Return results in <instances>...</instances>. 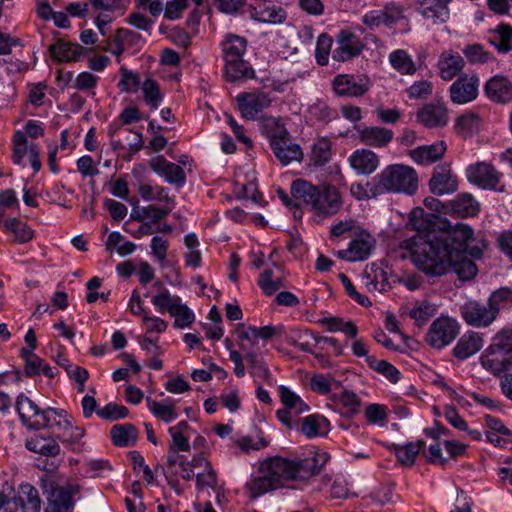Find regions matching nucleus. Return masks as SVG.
<instances>
[{
  "instance_id": "nucleus-26",
  "label": "nucleus",
  "mask_w": 512,
  "mask_h": 512,
  "mask_svg": "<svg viewBox=\"0 0 512 512\" xmlns=\"http://www.w3.org/2000/svg\"><path fill=\"white\" fill-rule=\"evenodd\" d=\"M464 66V58L453 50H444L437 62L439 75L445 81L456 77L463 70Z\"/></svg>"
},
{
  "instance_id": "nucleus-33",
  "label": "nucleus",
  "mask_w": 512,
  "mask_h": 512,
  "mask_svg": "<svg viewBox=\"0 0 512 512\" xmlns=\"http://www.w3.org/2000/svg\"><path fill=\"white\" fill-rule=\"evenodd\" d=\"M452 213L459 217L475 216L480 209L477 200L468 193H462L450 202Z\"/></svg>"
},
{
  "instance_id": "nucleus-55",
  "label": "nucleus",
  "mask_w": 512,
  "mask_h": 512,
  "mask_svg": "<svg viewBox=\"0 0 512 512\" xmlns=\"http://www.w3.org/2000/svg\"><path fill=\"white\" fill-rule=\"evenodd\" d=\"M30 143L24 132L17 131L13 136V155L12 159L15 164H23V159L29 152Z\"/></svg>"
},
{
  "instance_id": "nucleus-58",
  "label": "nucleus",
  "mask_w": 512,
  "mask_h": 512,
  "mask_svg": "<svg viewBox=\"0 0 512 512\" xmlns=\"http://www.w3.org/2000/svg\"><path fill=\"white\" fill-rule=\"evenodd\" d=\"M175 319V326L185 328L190 326L195 321L193 311L186 305L178 302L176 308L170 314Z\"/></svg>"
},
{
  "instance_id": "nucleus-62",
  "label": "nucleus",
  "mask_w": 512,
  "mask_h": 512,
  "mask_svg": "<svg viewBox=\"0 0 512 512\" xmlns=\"http://www.w3.org/2000/svg\"><path fill=\"white\" fill-rule=\"evenodd\" d=\"M339 278L345 288L346 293L355 300L358 304L364 307L371 306V302L365 295L360 294L357 292L356 288L354 287L351 280L348 278V276L344 273L339 274Z\"/></svg>"
},
{
  "instance_id": "nucleus-59",
  "label": "nucleus",
  "mask_w": 512,
  "mask_h": 512,
  "mask_svg": "<svg viewBox=\"0 0 512 512\" xmlns=\"http://www.w3.org/2000/svg\"><path fill=\"white\" fill-rule=\"evenodd\" d=\"M96 413L102 419L115 421L127 417L129 410L123 405L111 402L103 408L98 409Z\"/></svg>"
},
{
  "instance_id": "nucleus-6",
  "label": "nucleus",
  "mask_w": 512,
  "mask_h": 512,
  "mask_svg": "<svg viewBox=\"0 0 512 512\" xmlns=\"http://www.w3.org/2000/svg\"><path fill=\"white\" fill-rule=\"evenodd\" d=\"M287 464L282 457L276 456L265 460L260 466V476L246 483V489L251 499H256L265 493L282 488L285 485L284 472Z\"/></svg>"
},
{
  "instance_id": "nucleus-47",
  "label": "nucleus",
  "mask_w": 512,
  "mask_h": 512,
  "mask_svg": "<svg viewBox=\"0 0 512 512\" xmlns=\"http://www.w3.org/2000/svg\"><path fill=\"white\" fill-rule=\"evenodd\" d=\"M366 363L369 368L383 375L391 383H397L401 378L400 371L386 360H377L376 357H369Z\"/></svg>"
},
{
  "instance_id": "nucleus-4",
  "label": "nucleus",
  "mask_w": 512,
  "mask_h": 512,
  "mask_svg": "<svg viewBox=\"0 0 512 512\" xmlns=\"http://www.w3.org/2000/svg\"><path fill=\"white\" fill-rule=\"evenodd\" d=\"M418 188L416 171L407 165L392 164L385 167L373 178L370 191L372 196L383 193H404L413 195Z\"/></svg>"
},
{
  "instance_id": "nucleus-25",
  "label": "nucleus",
  "mask_w": 512,
  "mask_h": 512,
  "mask_svg": "<svg viewBox=\"0 0 512 512\" xmlns=\"http://www.w3.org/2000/svg\"><path fill=\"white\" fill-rule=\"evenodd\" d=\"M417 121L427 128L444 127L448 123V111L442 103H428L418 113Z\"/></svg>"
},
{
  "instance_id": "nucleus-39",
  "label": "nucleus",
  "mask_w": 512,
  "mask_h": 512,
  "mask_svg": "<svg viewBox=\"0 0 512 512\" xmlns=\"http://www.w3.org/2000/svg\"><path fill=\"white\" fill-rule=\"evenodd\" d=\"M1 225L5 232L14 235L15 241L18 243H26L33 238L32 229L17 218H8Z\"/></svg>"
},
{
  "instance_id": "nucleus-9",
  "label": "nucleus",
  "mask_w": 512,
  "mask_h": 512,
  "mask_svg": "<svg viewBox=\"0 0 512 512\" xmlns=\"http://www.w3.org/2000/svg\"><path fill=\"white\" fill-rule=\"evenodd\" d=\"M329 456L325 452L309 451L304 458L282 460L287 464L284 477L289 480H306L319 473L322 467L327 463Z\"/></svg>"
},
{
  "instance_id": "nucleus-30",
  "label": "nucleus",
  "mask_w": 512,
  "mask_h": 512,
  "mask_svg": "<svg viewBox=\"0 0 512 512\" xmlns=\"http://www.w3.org/2000/svg\"><path fill=\"white\" fill-rule=\"evenodd\" d=\"M446 149L444 141H437L431 145H423L411 150L409 156L419 164H430L441 159Z\"/></svg>"
},
{
  "instance_id": "nucleus-53",
  "label": "nucleus",
  "mask_w": 512,
  "mask_h": 512,
  "mask_svg": "<svg viewBox=\"0 0 512 512\" xmlns=\"http://www.w3.org/2000/svg\"><path fill=\"white\" fill-rule=\"evenodd\" d=\"M331 157V143L326 138L319 139L313 146L311 161L315 166H324Z\"/></svg>"
},
{
  "instance_id": "nucleus-48",
  "label": "nucleus",
  "mask_w": 512,
  "mask_h": 512,
  "mask_svg": "<svg viewBox=\"0 0 512 512\" xmlns=\"http://www.w3.org/2000/svg\"><path fill=\"white\" fill-rule=\"evenodd\" d=\"M363 282L366 289L370 292H383L388 287L386 273L381 268L371 269L370 272L366 271Z\"/></svg>"
},
{
  "instance_id": "nucleus-19",
  "label": "nucleus",
  "mask_w": 512,
  "mask_h": 512,
  "mask_svg": "<svg viewBox=\"0 0 512 512\" xmlns=\"http://www.w3.org/2000/svg\"><path fill=\"white\" fill-rule=\"evenodd\" d=\"M337 47L332 52V59L345 62L358 56L363 50L360 38L349 30H341L337 35Z\"/></svg>"
},
{
  "instance_id": "nucleus-16",
  "label": "nucleus",
  "mask_w": 512,
  "mask_h": 512,
  "mask_svg": "<svg viewBox=\"0 0 512 512\" xmlns=\"http://www.w3.org/2000/svg\"><path fill=\"white\" fill-rule=\"evenodd\" d=\"M333 90L338 96L360 97L370 88V80L365 75L341 74L334 78Z\"/></svg>"
},
{
  "instance_id": "nucleus-44",
  "label": "nucleus",
  "mask_w": 512,
  "mask_h": 512,
  "mask_svg": "<svg viewBox=\"0 0 512 512\" xmlns=\"http://www.w3.org/2000/svg\"><path fill=\"white\" fill-rule=\"evenodd\" d=\"M328 421L325 417L319 415H309L303 419L301 431L308 438H313L326 432Z\"/></svg>"
},
{
  "instance_id": "nucleus-15",
  "label": "nucleus",
  "mask_w": 512,
  "mask_h": 512,
  "mask_svg": "<svg viewBox=\"0 0 512 512\" xmlns=\"http://www.w3.org/2000/svg\"><path fill=\"white\" fill-rule=\"evenodd\" d=\"M404 10L401 5L391 3L381 10H372L365 13L362 22L369 29L374 30L380 26L392 28L398 21L404 18Z\"/></svg>"
},
{
  "instance_id": "nucleus-34",
  "label": "nucleus",
  "mask_w": 512,
  "mask_h": 512,
  "mask_svg": "<svg viewBox=\"0 0 512 512\" xmlns=\"http://www.w3.org/2000/svg\"><path fill=\"white\" fill-rule=\"evenodd\" d=\"M490 34L488 41L498 52L507 53L512 50V27L509 24L498 25Z\"/></svg>"
},
{
  "instance_id": "nucleus-14",
  "label": "nucleus",
  "mask_w": 512,
  "mask_h": 512,
  "mask_svg": "<svg viewBox=\"0 0 512 512\" xmlns=\"http://www.w3.org/2000/svg\"><path fill=\"white\" fill-rule=\"evenodd\" d=\"M249 17L259 23L279 25L287 19L286 10L270 0H256L248 7Z\"/></svg>"
},
{
  "instance_id": "nucleus-18",
  "label": "nucleus",
  "mask_w": 512,
  "mask_h": 512,
  "mask_svg": "<svg viewBox=\"0 0 512 512\" xmlns=\"http://www.w3.org/2000/svg\"><path fill=\"white\" fill-rule=\"evenodd\" d=\"M461 314L464 321L471 326L477 328H485L490 326L497 314L492 307L485 306L477 301H468L461 307Z\"/></svg>"
},
{
  "instance_id": "nucleus-60",
  "label": "nucleus",
  "mask_w": 512,
  "mask_h": 512,
  "mask_svg": "<svg viewBox=\"0 0 512 512\" xmlns=\"http://www.w3.org/2000/svg\"><path fill=\"white\" fill-rule=\"evenodd\" d=\"M121 79L118 87L122 92H136L140 85V77L137 73L128 70L126 67L120 68Z\"/></svg>"
},
{
  "instance_id": "nucleus-10",
  "label": "nucleus",
  "mask_w": 512,
  "mask_h": 512,
  "mask_svg": "<svg viewBox=\"0 0 512 512\" xmlns=\"http://www.w3.org/2000/svg\"><path fill=\"white\" fill-rule=\"evenodd\" d=\"M460 230H469L462 241L455 242L450 257V271H453L461 280H471L477 274V266L473 260L467 257L470 242L473 241V229L466 225L460 224Z\"/></svg>"
},
{
  "instance_id": "nucleus-13",
  "label": "nucleus",
  "mask_w": 512,
  "mask_h": 512,
  "mask_svg": "<svg viewBox=\"0 0 512 512\" xmlns=\"http://www.w3.org/2000/svg\"><path fill=\"white\" fill-rule=\"evenodd\" d=\"M459 334V324L456 320L440 316L430 325L425 336L426 343L435 349H442L452 343Z\"/></svg>"
},
{
  "instance_id": "nucleus-20",
  "label": "nucleus",
  "mask_w": 512,
  "mask_h": 512,
  "mask_svg": "<svg viewBox=\"0 0 512 512\" xmlns=\"http://www.w3.org/2000/svg\"><path fill=\"white\" fill-rule=\"evenodd\" d=\"M374 243V238L368 232L361 231L351 240L348 248L338 251L337 255L350 262L363 261L370 256Z\"/></svg>"
},
{
  "instance_id": "nucleus-17",
  "label": "nucleus",
  "mask_w": 512,
  "mask_h": 512,
  "mask_svg": "<svg viewBox=\"0 0 512 512\" xmlns=\"http://www.w3.org/2000/svg\"><path fill=\"white\" fill-rule=\"evenodd\" d=\"M479 84L477 74H462L450 86L451 101L456 104H465L475 100L478 96Z\"/></svg>"
},
{
  "instance_id": "nucleus-50",
  "label": "nucleus",
  "mask_w": 512,
  "mask_h": 512,
  "mask_svg": "<svg viewBox=\"0 0 512 512\" xmlns=\"http://www.w3.org/2000/svg\"><path fill=\"white\" fill-rule=\"evenodd\" d=\"M488 305L493 308L498 315L501 309L512 306V289L509 287H500L493 291L488 298Z\"/></svg>"
},
{
  "instance_id": "nucleus-42",
  "label": "nucleus",
  "mask_w": 512,
  "mask_h": 512,
  "mask_svg": "<svg viewBox=\"0 0 512 512\" xmlns=\"http://www.w3.org/2000/svg\"><path fill=\"white\" fill-rule=\"evenodd\" d=\"M141 91L143 99L150 109L155 110L160 106L163 100V94L156 80L152 78L145 79L141 85Z\"/></svg>"
},
{
  "instance_id": "nucleus-41",
  "label": "nucleus",
  "mask_w": 512,
  "mask_h": 512,
  "mask_svg": "<svg viewBox=\"0 0 512 512\" xmlns=\"http://www.w3.org/2000/svg\"><path fill=\"white\" fill-rule=\"evenodd\" d=\"M389 62L402 75H413L416 72L415 63L405 50L399 49L391 52Z\"/></svg>"
},
{
  "instance_id": "nucleus-1",
  "label": "nucleus",
  "mask_w": 512,
  "mask_h": 512,
  "mask_svg": "<svg viewBox=\"0 0 512 512\" xmlns=\"http://www.w3.org/2000/svg\"><path fill=\"white\" fill-rule=\"evenodd\" d=\"M460 224L432 239L419 238L411 247V259L417 269L427 276L440 277L450 271V257L455 242L467 237L469 230H460Z\"/></svg>"
},
{
  "instance_id": "nucleus-40",
  "label": "nucleus",
  "mask_w": 512,
  "mask_h": 512,
  "mask_svg": "<svg viewBox=\"0 0 512 512\" xmlns=\"http://www.w3.org/2000/svg\"><path fill=\"white\" fill-rule=\"evenodd\" d=\"M481 123V117L477 113L469 111L457 118L455 128L458 134L468 137L479 131Z\"/></svg>"
},
{
  "instance_id": "nucleus-21",
  "label": "nucleus",
  "mask_w": 512,
  "mask_h": 512,
  "mask_svg": "<svg viewBox=\"0 0 512 512\" xmlns=\"http://www.w3.org/2000/svg\"><path fill=\"white\" fill-rule=\"evenodd\" d=\"M236 101L241 115L246 120H254L258 113L267 108L271 100L266 93L243 92L237 95Z\"/></svg>"
},
{
  "instance_id": "nucleus-37",
  "label": "nucleus",
  "mask_w": 512,
  "mask_h": 512,
  "mask_svg": "<svg viewBox=\"0 0 512 512\" xmlns=\"http://www.w3.org/2000/svg\"><path fill=\"white\" fill-rule=\"evenodd\" d=\"M146 401L151 413L162 421L169 423L177 418L178 413L171 398H166L163 401H156L147 398Z\"/></svg>"
},
{
  "instance_id": "nucleus-2",
  "label": "nucleus",
  "mask_w": 512,
  "mask_h": 512,
  "mask_svg": "<svg viewBox=\"0 0 512 512\" xmlns=\"http://www.w3.org/2000/svg\"><path fill=\"white\" fill-rule=\"evenodd\" d=\"M290 190L296 200H299L318 217H332L343 206L340 191L331 184L316 186L304 179H297L292 182Z\"/></svg>"
},
{
  "instance_id": "nucleus-38",
  "label": "nucleus",
  "mask_w": 512,
  "mask_h": 512,
  "mask_svg": "<svg viewBox=\"0 0 512 512\" xmlns=\"http://www.w3.org/2000/svg\"><path fill=\"white\" fill-rule=\"evenodd\" d=\"M331 400L342 407V414L345 416L351 417L359 412L361 399L354 392L343 390L339 394H333Z\"/></svg>"
},
{
  "instance_id": "nucleus-7",
  "label": "nucleus",
  "mask_w": 512,
  "mask_h": 512,
  "mask_svg": "<svg viewBox=\"0 0 512 512\" xmlns=\"http://www.w3.org/2000/svg\"><path fill=\"white\" fill-rule=\"evenodd\" d=\"M16 410L23 425L28 429L38 430L60 425L61 411L54 408L42 410L34 401L24 394L16 399Z\"/></svg>"
},
{
  "instance_id": "nucleus-3",
  "label": "nucleus",
  "mask_w": 512,
  "mask_h": 512,
  "mask_svg": "<svg viewBox=\"0 0 512 512\" xmlns=\"http://www.w3.org/2000/svg\"><path fill=\"white\" fill-rule=\"evenodd\" d=\"M247 45V39L243 36L228 33L223 37L220 48L227 81L237 82L255 77L252 66L244 60Z\"/></svg>"
},
{
  "instance_id": "nucleus-32",
  "label": "nucleus",
  "mask_w": 512,
  "mask_h": 512,
  "mask_svg": "<svg viewBox=\"0 0 512 512\" xmlns=\"http://www.w3.org/2000/svg\"><path fill=\"white\" fill-rule=\"evenodd\" d=\"M25 447L31 452L44 456H55L60 452V445L54 438L45 437L41 434L28 438Z\"/></svg>"
},
{
  "instance_id": "nucleus-28",
  "label": "nucleus",
  "mask_w": 512,
  "mask_h": 512,
  "mask_svg": "<svg viewBox=\"0 0 512 512\" xmlns=\"http://www.w3.org/2000/svg\"><path fill=\"white\" fill-rule=\"evenodd\" d=\"M483 346L482 335L470 331L463 334L453 349V355L459 360H465L476 354Z\"/></svg>"
},
{
  "instance_id": "nucleus-29",
  "label": "nucleus",
  "mask_w": 512,
  "mask_h": 512,
  "mask_svg": "<svg viewBox=\"0 0 512 512\" xmlns=\"http://www.w3.org/2000/svg\"><path fill=\"white\" fill-rule=\"evenodd\" d=\"M349 162L358 174L369 175L379 166V157L371 150L359 149L352 153Z\"/></svg>"
},
{
  "instance_id": "nucleus-49",
  "label": "nucleus",
  "mask_w": 512,
  "mask_h": 512,
  "mask_svg": "<svg viewBox=\"0 0 512 512\" xmlns=\"http://www.w3.org/2000/svg\"><path fill=\"white\" fill-rule=\"evenodd\" d=\"M314 335H312L308 330H300V329H291L286 333V342L291 345L299 348V350L307 353H313L312 347L310 345L309 339H314Z\"/></svg>"
},
{
  "instance_id": "nucleus-52",
  "label": "nucleus",
  "mask_w": 512,
  "mask_h": 512,
  "mask_svg": "<svg viewBox=\"0 0 512 512\" xmlns=\"http://www.w3.org/2000/svg\"><path fill=\"white\" fill-rule=\"evenodd\" d=\"M258 285L264 294L271 296L280 288L284 287L282 277L274 278L272 269H265L259 276Z\"/></svg>"
},
{
  "instance_id": "nucleus-31",
  "label": "nucleus",
  "mask_w": 512,
  "mask_h": 512,
  "mask_svg": "<svg viewBox=\"0 0 512 512\" xmlns=\"http://www.w3.org/2000/svg\"><path fill=\"white\" fill-rule=\"evenodd\" d=\"M23 512H40L41 499L37 489L29 483L21 484L18 496L13 499Z\"/></svg>"
},
{
  "instance_id": "nucleus-8",
  "label": "nucleus",
  "mask_w": 512,
  "mask_h": 512,
  "mask_svg": "<svg viewBox=\"0 0 512 512\" xmlns=\"http://www.w3.org/2000/svg\"><path fill=\"white\" fill-rule=\"evenodd\" d=\"M43 495L47 500L44 512H64V480L53 462H46L41 477Z\"/></svg>"
},
{
  "instance_id": "nucleus-61",
  "label": "nucleus",
  "mask_w": 512,
  "mask_h": 512,
  "mask_svg": "<svg viewBox=\"0 0 512 512\" xmlns=\"http://www.w3.org/2000/svg\"><path fill=\"white\" fill-rule=\"evenodd\" d=\"M250 367V374L263 379H269L271 373L262 359H259L253 352H247L244 356Z\"/></svg>"
},
{
  "instance_id": "nucleus-24",
  "label": "nucleus",
  "mask_w": 512,
  "mask_h": 512,
  "mask_svg": "<svg viewBox=\"0 0 512 512\" xmlns=\"http://www.w3.org/2000/svg\"><path fill=\"white\" fill-rule=\"evenodd\" d=\"M484 91L493 102L505 104L512 101V83L503 75L490 78L484 86Z\"/></svg>"
},
{
  "instance_id": "nucleus-63",
  "label": "nucleus",
  "mask_w": 512,
  "mask_h": 512,
  "mask_svg": "<svg viewBox=\"0 0 512 512\" xmlns=\"http://www.w3.org/2000/svg\"><path fill=\"white\" fill-rule=\"evenodd\" d=\"M432 83L428 80H420L414 82L408 89L407 93L411 99L426 98L432 93Z\"/></svg>"
},
{
  "instance_id": "nucleus-35",
  "label": "nucleus",
  "mask_w": 512,
  "mask_h": 512,
  "mask_svg": "<svg viewBox=\"0 0 512 512\" xmlns=\"http://www.w3.org/2000/svg\"><path fill=\"white\" fill-rule=\"evenodd\" d=\"M110 435L114 445L119 447H128L135 444L138 431L132 424L114 425L111 428Z\"/></svg>"
},
{
  "instance_id": "nucleus-56",
  "label": "nucleus",
  "mask_w": 512,
  "mask_h": 512,
  "mask_svg": "<svg viewBox=\"0 0 512 512\" xmlns=\"http://www.w3.org/2000/svg\"><path fill=\"white\" fill-rule=\"evenodd\" d=\"M92 8L96 11L103 12H121L122 14L127 10V0H88Z\"/></svg>"
},
{
  "instance_id": "nucleus-43",
  "label": "nucleus",
  "mask_w": 512,
  "mask_h": 512,
  "mask_svg": "<svg viewBox=\"0 0 512 512\" xmlns=\"http://www.w3.org/2000/svg\"><path fill=\"white\" fill-rule=\"evenodd\" d=\"M425 448V442L418 440L410 442L402 446H396L395 454L399 462L403 465L411 466L414 464L415 459L420 451Z\"/></svg>"
},
{
  "instance_id": "nucleus-57",
  "label": "nucleus",
  "mask_w": 512,
  "mask_h": 512,
  "mask_svg": "<svg viewBox=\"0 0 512 512\" xmlns=\"http://www.w3.org/2000/svg\"><path fill=\"white\" fill-rule=\"evenodd\" d=\"M332 42V38L326 33H322L318 36L315 50V58L319 65L325 66L328 64Z\"/></svg>"
},
{
  "instance_id": "nucleus-23",
  "label": "nucleus",
  "mask_w": 512,
  "mask_h": 512,
  "mask_svg": "<svg viewBox=\"0 0 512 512\" xmlns=\"http://www.w3.org/2000/svg\"><path fill=\"white\" fill-rule=\"evenodd\" d=\"M452 0H417L418 12L434 24L445 23L449 19V4Z\"/></svg>"
},
{
  "instance_id": "nucleus-64",
  "label": "nucleus",
  "mask_w": 512,
  "mask_h": 512,
  "mask_svg": "<svg viewBox=\"0 0 512 512\" xmlns=\"http://www.w3.org/2000/svg\"><path fill=\"white\" fill-rule=\"evenodd\" d=\"M187 6L188 0H170L164 4V17L168 20L179 19Z\"/></svg>"
},
{
  "instance_id": "nucleus-36",
  "label": "nucleus",
  "mask_w": 512,
  "mask_h": 512,
  "mask_svg": "<svg viewBox=\"0 0 512 512\" xmlns=\"http://www.w3.org/2000/svg\"><path fill=\"white\" fill-rule=\"evenodd\" d=\"M437 313V306L427 300L416 301L408 315L417 327H422Z\"/></svg>"
},
{
  "instance_id": "nucleus-5",
  "label": "nucleus",
  "mask_w": 512,
  "mask_h": 512,
  "mask_svg": "<svg viewBox=\"0 0 512 512\" xmlns=\"http://www.w3.org/2000/svg\"><path fill=\"white\" fill-rule=\"evenodd\" d=\"M481 366L499 377L512 369V328H503L491 339L479 358Z\"/></svg>"
},
{
  "instance_id": "nucleus-12",
  "label": "nucleus",
  "mask_w": 512,
  "mask_h": 512,
  "mask_svg": "<svg viewBox=\"0 0 512 512\" xmlns=\"http://www.w3.org/2000/svg\"><path fill=\"white\" fill-rule=\"evenodd\" d=\"M466 176L470 183L482 189L505 191V185L501 184L503 175L491 163L483 161L469 165Z\"/></svg>"
},
{
  "instance_id": "nucleus-22",
  "label": "nucleus",
  "mask_w": 512,
  "mask_h": 512,
  "mask_svg": "<svg viewBox=\"0 0 512 512\" xmlns=\"http://www.w3.org/2000/svg\"><path fill=\"white\" fill-rule=\"evenodd\" d=\"M458 188L457 176L449 165L437 166L429 181V189L434 195L454 193Z\"/></svg>"
},
{
  "instance_id": "nucleus-51",
  "label": "nucleus",
  "mask_w": 512,
  "mask_h": 512,
  "mask_svg": "<svg viewBox=\"0 0 512 512\" xmlns=\"http://www.w3.org/2000/svg\"><path fill=\"white\" fill-rule=\"evenodd\" d=\"M308 115L310 120L320 123H328L337 117L336 111L322 101H317L310 105Z\"/></svg>"
},
{
  "instance_id": "nucleus-45",
  "label": "nucleus",
  "mask_w": 512,
  "mask_h": 512,
  "mask_svg": "<svg viewBox=\"0 0 512 512\" xmlns=\"http://www.w3.org/2000/svg\"><path fill=\"white\" fill-rule=\"evenodd\" d=\"M280 399L285 408L293 410L295 415L309 410V406L293 391L285 386L279 387Z\"/></svg>"
},
{
  "instance_id": "nucleus-27",
  "label": "nucleus",
  "mask_w": 512,
  "mask_h": 512,
  "mask_svg": "<svg viewBox=\"0 0 512 512\" xmlns=\"http://www.w3.org/2000/svg\"><path fill=\"white\" fill-rule=\"evenodd\" d=\"M358 137L361 143L375 148L386 147L394 137V132L380 126H368L359 128Z\"/></svg>"
},
{
  "instance_id": "nucleus-11",
  "label": "nucleus",
  "mask_w": 512,
  "mask_h": 512,
  "mask_svg": "<svg viewBox=\"0 0 512 512\" xmlns=\"http://www.w3.org/2000/svg\"><path fill=\"white\" fill-rule=\"evenodd\" d=\"M268 138L275 157L282 165L286 166L293 161L301 162L303 159L301 147L292 142L289 132L283 126L277 124V129L270 132Z\"/></svg>"
},
{
  "instance_id": "nucleus-54",
  "label": "nucleus",
  "mask_w": 512,
  "mask_h": 512,
  "mask_svg": "<svg viewBox=\"0 0 512 512\" xmlns=\"http://www.w3.org/2000/svg\"><path fill=\"white\" fill-rule=\"evenodd\" d=\"M151 302L160 313L167 311L171 314V311L176 308L178 302H181V298L179 296H172L168 289L164 288L162 292L152 297Z\"/></svg>"
},
{
  "instance_id": "nucleus-46",
  "label": "nucleus",
  "mask_w": 512,
  "mask_h": 512,
  "mask_svg": "<svg viewBox=\"0 0 512 512\" xmlns=\"http://www.w3.org/2000/svg\"><path fill=\"white\" fill-rule=\"evenodd\" d=\"M462 53L467 61L473 65L485 64L494 59L493 55L479 43L467 44L462 49Z\"/></svg>"
}]
</instances>
